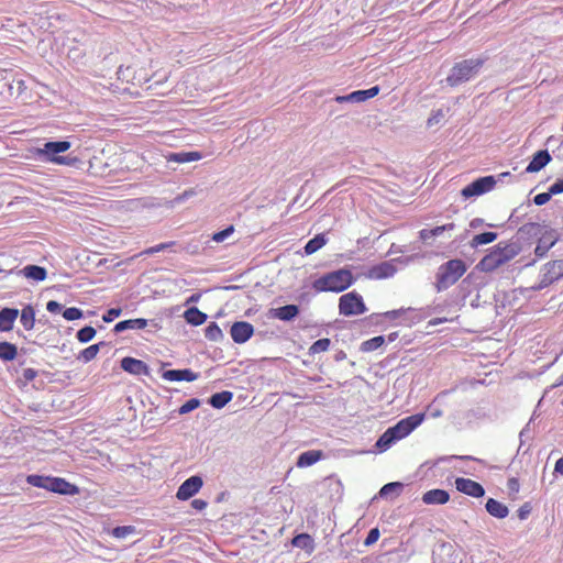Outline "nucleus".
Listing matches in <instances>:
<instances>
[{"instance_id": "obj_1", "label": "nucleus", "mask_w": 563, "mask_h": 563, "mask_svg": "<svg viewBox=\"0 0 563 563\" xmlns=\"http://www.w3.org/2000/svg\"><path fill=\"white\" fill-rule=\"evenodd\" d=\"M423 420L424 413H417L401 419L379 437L376 448L382 452L388 450L394 443L409 435Z\"/></svg>"}, {"instance_id": "obj_2", "label": "nucleus", "mask_w": 563, "mask_h": 563, "mask_svg": "<svg viewBox=\"0 0 563 563\" xmlns=\"http://www.w3.org/2000/svg\"><path fill=\"white\" fill-rule=\"evenodd\" d=\"M354 283L353 274L347 268L328 273L313 282L317 291L341 292Z\"/></svg>"}, {"instance_id": "obj_3", "label": "nucleus", "mask_w": 563, "mask_h": 563, "mask_svg": "<svg viewBox=\"0 0 563 563\" xmlns=\"http://www.w3.org/2000/svg\"><path fill=\"white\" fill-rule=\"evenodd\" d=\"M466 272V266L461 260H451L441 265L437 273V289L444 290L454 285Z\"/></svg>"}, {"instance_id": "obj_4", "label": "nucleus", "mask_w": 563, "mask_h": 563, "mask_svg": "<svg viewBox=\"0 0 563 563\" xmlns=\"http://www.w3.org/2000/svg\"><path fill=\"white\" fill-rule=\"evenodd\" d=\"M483 63V59L471 58L456 64L448 76L446 81L450 86H456L470 80L478 74Z\"/></svg>"}, {"instance_id": "obj_5", "label": "nucleus", "mask_w": 563, "mask_h": 563, "mask_svg": "<svg viewBox=\"0 0 563 563\" xmlns=\"http://www.w3.org/2000/svg\"><path fill=\"white\" fill-rule=\"evenodd\" d=\"M515 255L516 253L508 246L501 247L498 245L478 262L476 269L483 273L494 272L509 262Z\"/></svg>"}, {"instance_id": "obj_6", "label": "nucleus", "mask_w": 563, "mask_h": 563, "mask_svg": "<svg viewBox=\"0 0 563 563\" xmlns=\"http://www.w3.org/2000/svg\"><path fill=\"white\" fill-rule=\"evenodd\" d=\"M70 148V143L67 141L59 142H46L43 147L36 150L38 157H42L46 162H51L57 165H70L73 161L65 156H59V153H64Z\"/></svg>"}, {"instance_id": "obj_7", "label": "nucleus", "mask_w": 563, "mask_h": 563, "mask_svg": "<svg viewBox=\"0 0 563 563\" xmlns=\"http://www.w3.org/2000/svg\"><path fill=\"white\" fill-rule=\"evenodd\" d=\"M366 311V306L360 294L351 291L344 294L339 299V312L342 316H358Z\"/></svg>"}, {"instance_id": "obj_8", "label": "nucleus", "mask_w": 563, "mask_h": 563, "mask_svg": "<svg viewBox=\"0 0 563 563\" xmlns=\"http://www.w3.org/2000/svg\"><path fill=\"white\" fill-rule=\"evenodd\" d=\"M496 184L497 180L494 176L481 177L471 183L470 185H467L466 187H464L461 194L465 199L477 197L490 191Z\"/></svg>"}, {"instance_id": "obj_9", "label": "nucleus", "mask_w": 563, "mask_h": 563, "mask_svg": "<svg viewBox=\"0 0 563 563\" xmlns=\"http://www.w3.org/2000/svg\"><path fill=\"white\" fill-rule=\"evenodd\" d=\"M203 485V481L200 476H191L187 478L178 488L176 497L179 500H187L196 495Z\"/></svg>"}, {"instance_id": "obj_10", "label": "nucleus", "mask_w": 563, "mask_h": 563, "mask_svg": "<svg viewBox=\"0 0 563 563\" xmlns=\"http://www.w3.org/2000/svg\"><path fill=\"white\" fill-rule=\"evenodd\" d=\"M563 276V260H556L547 263L542 268V280L543 285L552 284Z\"/></svg>"}, {"instance_id": "obj_11", "label": "nucleus", "mask_w": 563, "mask_h": 563, "mask_svg": "<svg viewBox=\"0 0 563 563\" xmlns=\"http://www.w3.org/2000/svg\"><path fill=\"white\" fill-rule=\"evenodd\" d=\"M455 486L459 492L472 497H482L485 494L483 486L470 478H456Z\"/></svg>"}, {"instance_id": "obj_12", "label": "nucleus", "mask_w": 563, "mask_h": 563, "mask_svg": "<svg viewBox=\"0 0 563 563\" xmlns=\"http://www.w3.org/2000/svg\"><path fill=\"white\" fill-rule=\"evenodd\" d=\"M254 329L253 325L249 322H235L231 327V336L234 342L236 343H244L246 342L253 334Z\"/></svg>"}, {"instance_id": "obj_13", "label": "nucleus", "mask_w": 563, "mask_h": 563, "mask_svg": "<svg viewBox=\"0 0 563 563\" xmlns=\"http://www.w3.org/2000/svg\"><path fill=\"white\" fill-rule=\"evenodd\" d=\"M396 267L391 262H383L368 269L366 277L369 279H383L394 276Z\"/></svg>"}, {"instance_id": "obj_14", "label": "nucleus", "mask_w": 563, "mask_h": 563, "mask_svg": "<svg viewBox=\"0 0 563 563\" xmlns=\"http://www.w3.org/2000/svg\"><path fill=\"white\" fill-rule=\"evenodd\" d=\"M162 377L168 382H194L199 377V374L192 372L191 369H168L162 374Z\"/></svg>"}, {"instance_id": "obj_15", "label": "nucleus", "mask_w": 563, "mask_h": 563, "mask_svg": "<svg viewBox=\"0 0 563 563\" xmlns=\"http://www.w3.org/2000/svg\"><path fill=\"white\" fill-rule=\"evenodd\" d=\"M121 367L123 371L133 374V375H147L148 367L147 365L141 361L133 357H124L121 361Z\"/></svg>"}, {"instance_id": "obj_16", "label": "nucleus", "mask_w": 563, "mask_h": 563, "mask_svg": "<svg viewBox=\"0 0 563 563\" xmlns=\"http://www.w3.org/2000/svg\"><path fill=\"white\" fill-rule=\"evenodd\" d=\"M48 490L64 495H75L78 488L63 478L49 477Z\"/></svg>"}, {"instance_id": "obj_17", "label": "nucleus", "mask_w": 563, "mask_h": 563, "mask_svg": "<svg viewBox=\"0 0 563 563\" xmlns=\"http://www.w3.org/2000/svg\"><path fill=\"white\" fill-rule=\"evenodd\" d=\"M449 499V493L443 489H431L422 496V501L427 505H443L448 503Z\"/></svg>"}, {"instance_id": "obj_18", "label": "nucleus", "mask_w": 563, "mask_h": 563, "mask_svg": "<svg viewBox=\"0 0 563 563\" xmlns=\"http://www.w3.org/2000/svg\"><path fill=\"white\" fill-rule=\"evenodd\" d=\"M550 161L551 156L548 151H539L534 154L532 161L527 166L526 172L537 173L541 170Z\"/></svg>"}, {"instance_id": "obj_19", "label": "nucleus", "mask_w": 563, "mask_h": 563, "mask_svg": "<svg viewBox=\"0 0 563 563\" xmlns=\"http://www.w3.org/2000/svg\"><path fill=\"white\" fill-rule=\"evenodd\" d=\"M269 313L272 317L277 318L279 320L289 321L299 313V309L296 305H287L284 307L272 309Z\"/></svg>"}, {"instance_id": "obj_20", "label": "nucleus", "mask_w": 563, "mask_h": 563, "mask_svg": "<svg viewBox=\"0 0 563 563\" xmlns=\"http://www.w3.org/2000/svg\"><path fill=\"white\" fill-rule=\"evenodd\" d=\"M165 157H166L167 162L185 164V163H189V162L199 161L202 158V155L199 152H179V153H169Z\"/></svg>"}, {"instance_id": "obj_21", "label": "nucleus", "mask_w": 563, "mask_h": 563, "mask_svg": "<svg viewBox=\"0 0 563 563\" xmlns=\"http://www.w3.org/2000/svg\"><path fill=\"white\" fill-rule=\"evenodd\" d=\"M18 316L16 309L3 308L0 310V331L11 330Z\"/></svg>"}, {"instance_id": "obj_22", "label": "nucleus", "mask_w": 563, "mask_h": 563, "mask_svg": "<svg viewBox=\"0 0 563 563\" xmlns=\"http://www.w3.org/2000/svg\"><path fill=\"white\" fill-rule=\"evenodd\" d=\"M486 510L490 516L496 517L498 519L506 518L509 512L506 505L501 504L500 501L494 498H489L486 501Z\"/></svg>"}, {"instance_id": "obj_23", "label": "nucleus", "mask_w": 563, "mask_h": 563, "mask_svg": "<svg viewBox=\"0 0 563 563\" xmlns=\"http://www.w3.org/2000/svg\"><path fill=\"white\" fill-rule=\"evenodd\" d=\"M21 274L25 278L32 279V280H35V282H43L46 278V276H47L46 269L44 267L37 266V265H27V266H25L21 271Z\"/></svg>"}, {"instance_id": "obj_24", "label": "nucleus", "mask_w": 563, "mask_h": 563, "mask_svg": "<svg viewBox=\"0 0 563 563\" xmlns=\"http://www.w3.org/2000/svg\"><path fill=\"white\" fill-rule=\"evenodd\" d=\"M147 325V320L143 318L130 319L120 321L114 325V332L119 333L125 330L144 329Z\"/></svg>"}, {"instance_id": "obj_25", "label": "nucleus", "mask_w": 563, "mask_h": 563, "mask_svg": "<svg viewBox=\"0 0 563 563\" xmlns=\"http://www.w3.org/2000/svg\"><path fill=\"white\" fill-rule=\"evenodd\" d=\"M322 457V452L317 450L301 453L297 460L298 467H307L317 463Z\"/></svg>"}, {"instance_id": "obj_26", "label": "nucleus", "mask_w": 563, "mask_h": 563, "mask_svg": "<svg viewBox=\"0 0 563 563\" xmlns=\"http://www.w3.org/2000/svg\"><path fill=\"white\" fill-rule=\"evenodd\" d=\"M184 317L185 320L192 325H200L207 319V314L195 307L187 309L184 313Z\"/></svg>"}, {"instance_id": "obj_27", "label": "nucleus", "mask_w": 563, "mask_h": 563, "mask_svg": "<svg viewBox=\"0 0 563 563\" xmlns=\"http://www.w3.org/2000/svg\"><path fill=\"white\" fill-rule=\"evenodd\" d=\"M233 398V394L231 391H221L212 395L209 399V404L217 409L223 408L228 402H230Z\"/></svg>"}, {"instance_id": "obj_28", "label": "nucleus", "mask_w": 563, "mask_h": 563, "mask_svg": "<svg viewBox=\"0 0 563 563\" xmlns=\"http://www.w3.org/2000/svg\"><path fill=\"white\" fill-rule=\"evenodd\" d=\"M378 87H372L367 90H357L350 93V102H363L369 98L375 97L378 93Z\"/></svg>"}, {"instance_id": "obj_29", "label": "nucleus", "mask_w": 563, "mask_h": 563, "mask_svg": "<svg viewBox=\"0 0 563 563\" xmlns=\"http://www.w3.org/2000/svg\"><path fill=\"white\" fill-rule=\"evenodd\" d=\"M20 321L25 330H31L35 323V311L33 307L26 306L22 309Z\"/></svg>"}, {"instance_id": "obj_30", "label": "nucleus", "mask_w": 563, "mask_h": 563, "mask_svg": "<svg viewBox=\"0 0 563 563\" xmlns=\"http://www.w3.org/2000/svg\"><path fill=\"white\" fill-rule=\"evenodd\" d=\"M556 242V236H542L534 250L536 252V255H538L539 257H543L547 252L555 244Z\"/></svg>"}, {"instance_id": "obj_31", "label": "nucleus", "mask_w": 563, "mask_h": 563, "mask_svg": "<svg viewBox=\"0 0 563 563\" xmlns=\"http://www.w3.org/2000/svg\"><path fill=\"white\" fill-rule=\"evenodd\" d=\"M16 346L9 342H0V358L3 361H12L16 357Z\"/></svg>"}, {"instance_id": "obj_32", "label": "nucleus", "mask_w": 563, "mask_h": 563, "mask_svg": "<svg viewBox=\"0 0 563 563\" xmlns=\"http://www.w3.org/2000/svg\"><path fill=\"white\" fill-rule=\"evenodd\" d=\"M496 239H497V233H495V232H485V233H481V234L475 235L472 239L470 244H471L472 247H477L479 245L492 243Z\"/></svg>"}, {"instance_id": "obj_33", "label": "nucleus", "mask_w": 563, "mask_h": 563, "mask_svg": "<svg viewBox=\"0 0 563 563\" xmlns=\"http://www.w3.org/2000/svg\"><path fill=\"white\" fill-rule=\"evenodd\" d=\"M325 243H327V240H325L324 235L318 234L306 244L305 252L307 254H313L318 250H320Z\"/></svg>"}, {"instance_id": "obj_34", "label": "nucleus", "mask_w": 563, "mask_h": 563, "mask_svg": "<svg viewBox=\"0 0 563 563\" xmlns=\"http://www.w3.org/2000/svg\"><path fill=\"white\" fill-rule=\"evenodd\" d=\"M292 545L305 549V550H312L313 549V541L308 534H298L292 539Z\"/></svg>"}, {"instance_id": "obj_35", "label": "nucleus", "mask_w": 563, "mask_h": 563, "mask_svg": "<svg viewBox=\"0 0 563 563\" xmlns=\"http://www.w3.org/2000/svg\"><path fill=\"white\" fill-rule=\"evenodd\" d=\"M385 342V338L382 335L372 338L362 343V351L372 352L380 347Z\"/></svg>"}, {"instance_id": "obj_36", "label": "nucleus", "mask_w": 563, "mask_h": 563, "mask_svg": "<svg viewBox=\"0 0 563 563\" xmlns=\"http://www.w3.org/2000/svg\"><path fill=\"white\" fill-rule=\"evenodd\" d=\"M453 228H454V224L450 223V224H446V225L437 227V228H434L432 230H422L420 232V234H421V238L423 240H427L429 238H433V236L440 235L445 230H453Z\"/></svg>"}, {"instance_id": "obj_37", "label": "nucleus", "mask_w": 563, "mask_h": 563, "mask_svg": "<svg viewBox=\"0 0 563 563\" xmlns=\"http://www.w3.org/2000/svg\"><path fill=\"white\" fill-rule=\"evenodd\" d=\"M26 482L32 486L45 488L48 490L49 477L40 475H29L26 477Z\"/></svg>"}, {"instance_id": "obj_38", "label": "nucleus", "mask_w": 563, "mask_h": 563, "mask_svg": "<svg viewBox=\"0 0 563 563\" xmlns=\"http://www.w3.org/2000/svg\"><path fill=\"white\" fill-rule=\"evenodd\" d=\"M222 331L219 325L214 322L210 323L206 328V338L211 341H219L222 338Z\"/></svg>"}, {"instance_id": "obj_39", "label": "nucleus", "mask_w": 563, "mask_h": 563, "mask_svg": "<svg viewBox=\"0 0 563 563\" xmlns=\"http://www.w3.org/2000/svg\"><path fill=\"white\" fill-rule=\"evenodd\" d=\"M96 335V330L92 327H85L77 332V339L81 343L91 341Z\"/></svg>"}, {"instance_id": "obj_40", "label": "nucleus", "mask_w": 563, "mask_h": 563, "mask_svg": "<svg viewBox=\"0 0 563 563\" xmlns=\"http://www.w3.org/2000/svg\"><path fill=\"white\" fill-rule=\"evenodd\" d=\"M100 345L101 343L88 346L80 353V358L84 360L85 362L93 360L100 350Z\"/></svg>"}, {"instance_id": "obj_41", "label": "nucleus", "mask_w": 563, "mask_h": 563, "mask_svg": "<svg viewBox=\"0 0 563 563\" xmlns=\"http://www.w3.org/2000/svg\"><path fill=\"white\" fill-rule=\"evenodd\" d=\"M330 346V340L329 339H320L316 341L309 349L311 354H318L321 352H325Z\"/></svg>"}, {"instance_id": "obj_42", "label": "nucleus", "mask_w": 563, "mask_h": 563, "mask_svg": "<svg viewBox=\"0 0 563 563\" xmlns=\"http://www.w3.org/2000/svg\"><path fill=\"white\" fill-rule=\"evenodd\" d=\"M135 532V528L132 527V526H122V527H117L112 530V536L118 538V539H124L126 538L128 536L132 534Z\"/></svg>"}, {"instance_id": "obj_43", "label": "nucleus", "mask_w": 563, "mask_h": 563, "mask_svg": "<svg viewBox=\"0 0 563 563\" xmlns=\"http://www.w3.org/2000/svg\"><path fill=\"white\" fill-rule=\"evenodd\" d=\"M402 485L400 483H389V484H386L382 487L380 492H379V495L380 496H387L391 493H399L400 489H401Z\"/></svg>"}, {"instance_id": "obj_44", "label": "nucleus", "mask_w": 563, "mask_h": 563, "mask_svg": "<svg viewBox=\"0 0 563 563\" xmlns=\"http://www.w3.org/2000/svg\"><path fill=\"white\" fill-rule=\"evenodd\" d=\"M200 405V401L196 398H192V399H189L188 401H186L180 408H179V413L180 415H186L192 410H195L196 408H198Z\"/></svg>"}, {"instance_id": "obj_45", "label": "nucleus", "mask_w": 563, "mask_h": 563, "mask_svg": "<svg viewBox=\"0 0 563 563\" xmlns=\"http://www.w3.org/2000/svg\"><path fill=\"white\" fill-rule=\"evenodd\" d=\"M63 316L66 320H77V319H80L82 317V311L78 308H75V307H71V308H67L64 312H63Z\"/></svg>"}, {"instance_id": "obj_46", "label": "nucleus", "mask_w": 563, "mask_h": 563, "mask_svg": "<svg viewBox=\"0 0 563 563\" xmlns=\"http://www.w3.org/2000/svg\"><path fill=\"white\" fill-rule=\"evenodd\" d=\"M234 229L233 227H229L220 232H217L212 235V240L217 243L223 242L225 239H228L232 233Z\"/></svg>"}, {"instance_id": "obj_47", "label": "nucleus", "mask_w": 563, "mask_h": 563, "mask_svg": "<svg viewBox=\"0 0 563 563\" xmlns=\"http://www.w3.org/2000/svg\"><path fill=\"white\" fill-rule=\"evenodd\" d=\"M379 536H380V533L377 528L371 529L365 541H364V544L366 547L374 544L379 539Z\"/></svg>"}, {"instance_id": "obj_48", "label": "nucleus", "mask_w": 563, "mask_h": 563, "mask_svg": "<svg viewBox=\"0 0 563 563\" xmlns=\"http://www.w3.org/2000/svg\"><path fill=\"white\" fill-rule=\"evenodd\" d=\"M411 309H398V310H391V311H387L384 313V316L387 318V319H397V318H400L405 314H407Z\"/></svg>"}, {"instance_id": "obj_49", "label": "nucleus", "mask_w": 563, "mask_h": 563, "mask_svg": "<svg viewBox=\"0 0 563 563\" xmlns=\"http://www.w3.org/2000/svg\"><path fill=\"white\" fill-rule=\"evenodd\" d=\"M551 197H552V195L550 194V191H547V192L537 195L534 197L533 201L537 206H543L551 199Z\"/></svg>"}, {"instance_id": "obj_50", "label": "nucleus", "mask_w": 563, "mask_h": 563, "mask_svg": "<svg viewBox=\"0 0 563 563\" xmlns=\"http://www.w3.org/2000/svg\"><path fill=\"white\" fill-rule=\"evenodd\" d=\"M121 314V309L112 308L103 314L102 319L104 322H111Z\"/></svg>"}, {"instance_id": "obj_51", "label": "nucleus", "mask_w": 563, "mask_h": 563, "mask_svg": "<svg viewBox=\"0 0 563 563\" xmlns=\"http://www.w3.org/2000/svg\"><path fill=\"white\" fill-rule=\"evenodd\" d=\"M549 191L552 196L563 192V179H559L550 186Z\"/></svg>"}, {"instance_id": "obj_52", "label": "nucleus", "mask_w": 563, "mask_h": 563, "mask_svg": "<svg viewBox=\"0 0 563 563\" xmlns=\"http://www.w3.org/2000/svg\"><path fill=\"white\" fill-rule=\"evenodd\" d=\"M46 309H47V311H49L52 313H56V312L60 311L62 305L57 301L51 300L47 302Z\"/></svg>"}, {"instance_id": "obj_53", "label": "nucleus", "mask_w": 563, "mask_h": 563, "mask_svg": "<svg viewBox=\"0 0 563 563\" xmlns=\"http://www.w3.org/2000/svg\"><path fill=\"white\" fill-rule=\"evenodd\" d=\"M194 195H195V190L194 189L185 190L181 195L176 197L175 201L181 202V201L188 199L189 197H192Z\"/></svg>"}, {"instance_id": "obj_54", "label": "nucleus", "mask_w": 563, "mask_h": 563, "mask_svg": "<svg viewBox=\"0 0 563 563\" xmlns=\"http://www.w3.org/2000/svg\"><path fill=\"white\" fill-rule=\"evenodd\" d=\"M23 377L26 379V380H32L36 377V371L33 369V368H25L23 371Z\"/></svg>"}, {"instance_id": "obj_55", "label": "nucleus", "mask_w": 563, "mask_h": 563, "mask_svg": "<svg viewBox=\"0 0 563 563\" xmlns=\"http://www.w3.org/2000/svg\"><path fill=\"white\" fill-rule=\"evenodd\" d=\"M191 506L197 510H202L207 507V501L202 499H194Z\"/></svg>"}, {"instance_id": "obj_56", "label": "nucleus", "mask_w": 563, "mask_h": 563, "mask_svg": "<svg viewBox=\"0 0 563 563\" xmlns=\"http://www.w3.org/2000/svg\"><path fill=\"white\" fill-rule=\"evenodd\" d=\"M166 247L165 244H158L156 246H153V247H150L147 250L144 251V254H154V253H157L162 250H164Z\"/></svg>"}, {"instance_id": "obj_57", "label": "nucleus", "mask_w": 563, "mask_h": 563, "mask_svg": "<svg viewBox=\"0 0 563 563\" xmlns=\"http://www.w3.org/2000/svg\"><path fill=\"white\" fill-rule=\"evenodd\" d=\"M554 472L560 475H563V456L556 461Z\"/></svg>"}, {"instance_id": "obj_58", "label": "nucleus", "mask_w": 563, "mask_h": 563, "mask_svg": "<svg viewBox=\"0 0 563 563\" xmlns=\"http://www.w3.org/2000/svg\"><path fill=\"white\" fill-rule=\"evenodd\" d=\"M528 515H529V509H525V507H521V508L519 509V514H518V516H519V518H520L521 520L526 519Z\"/></svg>"}, {"instance_id": "obj_59", "label": "nucleus", "mask_w": 563, "mask_h": 563, "mask_svg": "<svg viewBox=\"0 0 563 563\" xmlns=\"http://www.w3.org/2000/svg\"><path fill=\"white\" fill-rule=\"evenodd\" d=\"M335 101L339 102V103L350 102V93L346 95V96H338L335 98Z\"/></svg>"}, {"instance_id": "obj_60", "label": "nucleus", "mask_w": 563, "mask_h": 563, "mask_svg": "<svg viewBox=\"0 0 563 563\" xmlns=\"http://www.w3.org/2000/svg\"><path fill=\"white\" fill-rule=\"evenodd\" d=\"M509 487H510L511 489H517V488H518V482H517L515 478H511V479L509 481Z\"/></svg>"}, {"instance_id": "obj_61", "label": "nucleus", "mask_w": 563, "mask_h": 563, "mask_svg": "<svg viewBox=\"0 0 563 563\" xmlns=\"http://www.w3.org/2000/svg\"><path fill=\"white\" fill-rule=\"evenodd\" d=\"M482 222L481 219H474L472 222H471V227L472 228H476L477 225H479V223Z\"/></svg>"}, {"instance_id": "obj_62", "label": "nucleus", "mask_w": 563, "mask_h": 563, "mask_svg": "<svg viewBox=\"0 0 563 563\" xmlns=\"http://www.w3.org/2000/svg\"><path fill=\"white\" fill-rule=\"evenodd\" d=\"M129 69H130L129 67H128V68H125V69L120 68V69H119V71H118L119 76H120V77H121V76H122V77H125V73H126V71H129Z\"/></svg>"}, {"instance_id": "obj_63", "label": "nucleus", "mask_w": 563, "mask_h": 563, "mask_svg": "<svg viewBox=\"0 0 563 563\" xmlns=\"http://www.w3.org/2000/svg\"><path fill=\"white\" fill-rule=\"evenodd\" d=\"M563 385V374L559 377L558 382L554 384V386H562Z\"/></svg>"}, {"instance_id": "obj_64", "label": "nucleus", "mask_w": 563, "mask_h": 563, "mask_svg": "<svg viewBox=\"0 0 563 563\" xmlns=\"http://www.w3.org/2000/svg\"><path fill=\"white\" fill-rule=\"evenodd\" d=\"M396 336H397V333H396V332H395V333H391V334L388 336V340H389V341H394V340L396 339Z\"/></svg>"}]
</instances>
